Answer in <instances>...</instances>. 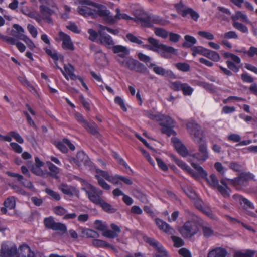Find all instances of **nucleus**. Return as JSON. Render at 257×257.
Segmentation results:
<instances>
[{
  "mask_svg": "<svg viewBox=\"0 0 257 257\" xmlns=\"http://www.w3.org/2000/svg\"><path fill=\"white\" fill-rule=\"evenodd\" d=\"M23 13L30 18L34 19L38 22L42 21L41 16L36 12L30 11L28 13H25V11H23Z\"/></svg>",
  "mask_w": 257,
  "mask_h": 257,
  "instance_id": "3c124183",
  "label": "nucleus"
},
{
  "mask_svg": "<svg viewBox=\"0 0 257 257\" xmlns=\"http://www.w3.org/2000/svg\"><path fill=\"white\" fill-rule=\"evenodd\" d=\"M98 33L100 43L108 48H113L114 42L112 37L108 34L103 33L101 30L99 31Z\"/></svg>",
  "mask_w": 257,
  "mask_h": 257,
  "instance_id": "b1692460",
  "label": "nucleus"
},
{
  "mask_svg": "<svg viewBox=\"0 0 257 257\" xmlns=\"http://www.w3.org/2000/svg\"><path fill=\"white\" fill-rule=\"evenodd\" d=\"M46 163L49 168V170L52 173V175L53 176H56L59 173V168L52 164L51 162L47 161Z\"/></svg>",
  "mask_w": 257,
  "mask_h": 257,
  "instance_id": "49530a36",
  "label": "nucleus"
},
{
  "mask_svg": "<svg viewBox=\"0 0 257 257\" xmlns=\"http://www.w3.org/2000/svg\"><path fill=\"white\" fill-rule=\"evenodd\" d=\"M51 229L55 231H60L63 233L65 232L67 230V228L65 224L56 222L55 221Z\"/></svg>",
  "mask_w": 257,
  "mask_h": 257,
  "instance_id": "79ce46f5",
  "label": "nucleus"
},
{
  "mask_svg": "<svg viewBox=\"0 0 257 257\" xmlns=\"http://www.w3.org/2000/svg\"><path fill=\"white\" fill-rule=\"evenodd\" d=\"M99 27L100 28V30H101V31H103V30H106L108 32H109L110 33H111V34H112L113 35H117L119 33V31L117 29H112V28H110L109 27L104 26L101 25H100Z\"/></svg>",
  "mask_w": 257,
  "mask_h": 257,
  "instance_id": "680f3d73",
  "label": "nucleus"
},
{
  "mask_svg": "<svg viewBox=\"0 0 257 257\" xmlns=\"http://www.w3.org/2000/svg\"><path fill=\"white\" fill-rule=\"evenodd\" d=\"M11 137H13L17 142L20 144L24 143V139L16 131H11L8 133Z\"/></svg>",
  "mask_w": 257,
  "mask_h": 257,
  "instance_id": "864d4df0",
  "label": "nucleus"
},
{
  "mask_svg": "<svg viewBox=\"0 0 257 257\" xmlns=\"http://www.w3.org/2000/svg\"><path fill=\"white\" fill-rule=\"evenodd\" d=\"M59 40L62 41V47L64 49L73 51L74 46L70 37L62 31L58 33Z\"/></svg>",
  "mask_w": 257,
  "mask_h": 257,
  "instance_id": "dca6fc26",
  "label": "nucleus"
},
{
  "mask_svg": "<svg viewBox=\"0 0 257 257\" xmlns=\"http://www.w3.org/2000/svg\"><path fill=\"white\" fill-rule=\"evenodd\" d=\"M57 67L60 70L67 80H68L69 77L73 80H76L78 78V76L74 74V68L71 64L65 65L64 66V70L58 66Z\"/></svg>",
  "mask_w": 257,
  "mask_h": 257,
  "instance_id": "412c9836",
  "label": "nucleus"
},
{
  "mask_svg": "<svg viewBox=\"0 0 257 257\" xmlns=\"http://www.w3.org/2000/svg\"><path fill=\"white\" fill-rule=\"evenodd\" d=\"M141 15L137 16L140 24L145 27H151L154 24L164 25L165 20L157 15H148L143 12L140 11Z\"/></svg>",
  "mask_w": 257,
  "mask_h": 257,
  "instance_id": "0eeeda50",
  "label": "nucleus"
},
{
  "mask_svg": "<svg viewBox=\"0 0 257 257\" xmlns=\"http://www.w3.org/2000/svg\"><path fill=\"white\" fill-rule=\"evenodd\" d=\"M155 222L160 230L169 234H174L175 232L174 229L166 222L159 218H156Z\"/></svg>",
  "mask_w": 257,
  "mask_h": 257,
  "instance_id": "393cba45",
  "label": "nucleus"
},
{
  "mask_svg": "<svg viewBox=\"0 0 257 257\" xmlns=\"http://www.w3.org/2000/svg\"><path fill=\"white\" fill-rule=\"evenodd\" d=\"M88 3L89 4L92 5V7L94 8V10L95 11L94 15H98L103 17L104 20L107 23H109L108 18L111 17V15L110 11L107 9L106 7L95 2Z\"/></svg>",
  "mask_w": 257,
  "mask_h": 257,
  "instance_id": "2eb2a0df",
  "label": "nucleus"
},
{
  "mask_svg": "<svg viewBox=\"0 0 257 257\" xmlns=\"http://www.w3.org/2000/svg\"><path fill=\"white\" fill-rule=\"evenodd\" d=\"M92 244L95 247H109L110 245L106 241L99 240L94 239L92 241Z\"/></svg>",
  "mask_w": 257,
  "mask_h": 257,
  "instance_id": "4d7b16f0",
  "label": "nucleus"
},
{
  "mask_svg": "<svg viewBox=\"0 0 257 257\" xmlns=\"http://www.w3.org/2000/svg\"><path fill=\"white\" fill-rule=\"evenodd\" d=\"M233 26L235 28L242 33H247L248 32V30L247 27L241 23L233 22Z\"/></svg>",
  "mask_w": 257,
  "mask_h": 257,
  "instance_id": "603ef678",
  "label": "nucleus"
},
{
  "mask_svg": "<svg viewBox=\"0 0 257 257\" xmlns=\"http://www.w3.org/2000/svg\"><path fill=\"white\" fill-rule=\"evenodd\" d=\"M171 238L174 243V246L175 247H180L184 245V242L180 237L176 236H172Z\"/></svg>",
  "mask_w": 257,
  "mask_h": 257,
  "instance_id": "6e6d98bb",
  "label": "nucleus"
},
{
  "mask_svg": "<svg viewBox=\"0 0 257 257\" xmlns=\"http://www.w3.org/2000/svg\"><path fill=\"white\" fill-rule=\"evenodd\" d=\"M144 240L157 250L156 257H171L167 250L157 240L150 237H145Z\"/></svg>",
  "mask_w": 257,
  "mask_h": 257,
  "instance_id": "f8f14e48",
  "label": "nucleus"
},
{
  "mask_svg": "<svg viewBox=\"0 0 257 257\" xmlns=\"http://www.w3.org/2000/svg\"><path fill=\"white\" fill-rule=\"evenodd\" d=\"M254 177V176L250 173H242L234 179L230 180V182L233 186L239 190L241 187L246 186L248 181L253 179Z\"/></svg>",
  "mask_w": 257,
  "mask_h": 257,
  "instance_id": "9d476101",
  "label": "nucleus"
},
{
  "mask_svg": "<svg viewBox=\"0 0 257 257\" xmlns=\"http://www.w3.org/2000/svg\"><path fill=\"white\" fill-rule=\"evenodd\" d=\"M84 127L91 134L97 136L99 134V132L97 128V126L95 123H90L87 122Z\"/></svg>",
  "mask_w": 257,
  "mask_h": 257,
  "instance_id": "72a5a7b5",
  "label": "nucleus"
},
{
  "mask_svg": "<svg viewBox=\"0 0 257 257\" xmlns=\"http://www.w3.org/2000/svg\"><path fill=\"white\" fill-rule=\"evenodd\" d=\"M144 114L150 119L159 121V125L161 126V132L163 134L169 136L175 134V132L173 129L175 122L170 117L164 115L160 116L159 114L149 111H145Z\"/></svg>",
  "mask_w": 257,
  "mask_h": 257,
  "instance_id": "f03ea898",
  "label": "nucleus"
},
{
  "mask_svg": "<svg viewBox=\"0 0 257 257\" xmlns=\"http://www.w3.org/2000/svg\"><path fill=\"white\" fill-rule=\"evenodd\" d=\"M227 67L228 68L234 72H238L239 70V67L236 63H233V62L227 60L226 62Z\"/></svg>",
  "mask_w": 257,
  "mask_h": 257,
  "instance_id": "052dcab7",
  "label": "nucleus"
},
{
  "mask_svg": "<svg viewBox=\"0 0 257 257\" xmlns=\"http://www.w3.org/2000/svg\"><path fill=\"white\" fill-rule=\"evenodd\" d=\"M39 9L42 20H44L49 24L52 23V19L51 16L54 13V11L44 5H40Z\"/></svg>",
  "mask_w": 257,
  "mask_h": 257,
  "instance_id": "4be33fe9",
  "label": "nucleus"
},
{
  "mask_svg": "<svg viewBox=\"0 0 257 257\" xmlns=\"http://www.w3.org/2000/svg\"><path fill=\"white\" fill-rule=\"evenodd\" d=\"M221 185L217 186V188L219 192L224 197H228L230 195V190L227 187L226 183L224 180H221Z\"/></svg>",
  "mask_w": 257,
  "mask_h": 257,
  "instance_id": "7c9ffc66",
  "label": "nucleus"
},
{
  "mask_svg": "<svg viewBox=\"0 0 257 257\" xmlns=\"http://www.w3.org/2000/svg\"><path fill=\"white\" fill-rule=\"evenodd\" d=\"M187 128L194 141L197 144L198 152L190 155V157L195 159L200 163L205 162L209 158V151L207 143L203 140V132L200 126L195 121L187 123Z\"/></svg>",
  "mask_w": 257,
  "mask_h": 257,
  "instance_id": "f257e3e1",
  "label": "nucleus"
},
{
  "mask_svg": "<svg viewBox=\"0 0 257 257\" xmlns=\"http://www.w3.org/2000/svg\"><path fill=\"white\" fill-rule=\"evenodd\" d=\"M59 189L64 194L70 197L78 196L79 195L78 190L74 186L69 185L66 184H61L58 187Z\"/></svg>",
  "mask_w": 257,
  "mask_h": 257,
  "instance_id": "aec40b11",
  "label": "nucleus"
},
{
  "mask_svg": "<svg viewBox=\"0 0 257 257\" xmlns=\"http://www.w3.org/2000/svg\"><path fill=\"white\" fill-rule=\"evenodd\" d=\"M231 19L233 22H237V21L239 20L247 24L252 25L247 16L240 11L236 12L235 14L231 16Z\"/></svg>",
  "mask_w": 257,
  "mask_h": 257,
  "instance_id": "cd10ccee",
  "label": "nucleus"
},
{
  "mask_svg": "<svg viewBox=\"0 0 257 257\" xmlns=\"http://www.w3.org/2000/svg\"><path fill=\"white\" fill-rule=\"evenodd\" d=\"M66 28L75 33H79L80 31L78 29L77 25L73 23L69 22L68 25L66 26Z\"/></svg>",
  "mask_w": 257,
  "mask_h": 257,
  "instance_id": "338daca9",
  "label": "nucleus"
},
{
  "mask_svg": "<svg viewBox=\"0 0 257 257\" xmlns=\"http://www.w3.org/2000/svg\"><path fill=\"white\" fill-rule=\"evenodd\" d=\"M21 257H35V255L30 247L25 244H22L19 248Z\"/></svg>",
  "mask_w": 257,
  "mask_h": 257,
  "instance_id": "c85d7f7f",
  "label": "nucleus"
},
{
  "mask_svg": "<svg viewBox=\"0 0 257 257\" xmlns=\"http://www.w3.org/2000/svg\"><path fill=\"white\" fill-rule=\"evenodd\" d=\"M83 189L89 200L93 203L99 205L103 200L101 197L103 194V191L91 184H88L86 187Z\"/></svg>",
  "mask_w": 257,
  "mask_h": 257,
  "instance_id": "6e6552de",
  "label": "nucleus"
},
{
  "mask_svg": "<svg viewBox=\"0 0 257 257\" xmlns=\"http://www.w3.org/2000/svg\"><path fill=\"white\" fill-rule=\"evenodd\" d=\"M88 159V156L83 151H79L77 154L76 158H73L72 160L78 166H80L82 163L86 164Z\"/></svg>",
  "mask_w": 257,
  "mask_h": 257,
  "instance_id": "c756f323",
  "label": "nucleus"
},
{
  "mask_svg": "<svg viewBox=\"0 0 257 257\" xmlns=\"http://www.w3.org/2000/svg\"><path fill=\"white\" fill-rule=\"evenodd\" d=\"M208 49H206L202 46L194 47L192 48V51L194 52H197L198 54H201L206 57Z\"/></svg>",
  "mask_w": 257,
  "mask_h": 257,
  "instance_id": "13d9d810",
  "label": "nucleus"
},
{
  "mask_svg": "<svg viewBox=\"0 0 257 257\" xmlns=\"http://www.w3.org/2000/svg\"><path fill=\"white\" fill-rule=\"evenodd\" d=\"M155 35L163 39L167 38L169 33L165 29L160 28H155L154 30Z\"/></svg>",
  "mask_w": 257,
  "mask_h": 257,
  "instance_id": "ea45409f",
  "label": "nucleus"
},
{
  "mask_svg": "<svg viewBox=\"0 0 257 257\" xmlns=\"http://www.w3.org/2000/svg\"><path fill=\"white\" fill-rule=\"evenodd\" d=\"M112 50L114 53L117 54L116 59L118 62L127 57L130 54L129 49L122 45L114 46Z\"/></svg>",
  "mask_w": 257,
  "mask_h": 257,
  "instance_id": "f3484780",
  "label": "nucleus"
},
{
  "mask_svg": "<svg viewBox=\"0 0 257 257\" xmlns=\"http://www.w3.org/2000/svg\"><path fill=\"white\" fill-rule=\"evenodd\" d=\"M126 38L131 42L135 43L138 44H143V42L139 40L137 37L134 36L131 33H128L126 35Z\"/></svg>",
  "mask_w": 257,
  "mask_h": 257,
  "instance_id": "0e129e2a",
  "label": "nucleus"
},
{
  "mask_svg": "<svg viewBox=\"0 0 257 257\" xmlns=\"http://www.w3.org/2000/svg\"><path fill=\"white\" fill-rule=\"evenodd\" d=\"M227 250L222 247H216L208 252L207 257H226Z\"/></svg>",
  "mask_w": 257,
  "mask_h": 257,
  "instance_id": "bb28decb",
  "label": "nucleus"
},
{
  "mask_svg": "<svg viewBox=\"0 0 257 257\" xmlns=\"http://www.w3.org/2000/svg\"><path fill=\"white\" fill-rule=\"evenodd\" d=\"M175 66L178 70L183 72H187L190 70V65L185 62L177 63L175 64Z\"/></svg>",
  "mask_w": 257,
  "mask_h": 257,
  "instance_id": "58836bf2",
  "label": "nucleus"
},
{
  "mask_svg": "<svg viewBox=\"0 0 257 257\" xmlns=\"http://www.w3.org/2000/svg\"><path fill=\"white\" fill-rule=\"evenodd\" d=\"M27 30L33 38H36L38 35V32L36 28L32 24H28Z\"/></svg>",
  "mask_w": 257,
  "mask_h": 257,
  "instance_id": "774afa93",
  "label": "nucleus"
},
{
  "mask_svg": "<svg viewBox=\"0 0 257 257\" xmlns=\"http://www.w3.org/2000/svg\"><path fill=\"white\" fill-rule=\"evenodd\" d=\"M194 89L192 88L190 85H189L186 83H184L182 87L181 91L183 94L185 96H190L193 92Z\"/></svg>",
  "mask_w": 257,
  "mask_h": 257,
  "instance_id": "37998d69",
  "label": "nucleus"
},
{
  "mask_svg": "<svg viewBox=\"0 0 257 257\" xmlns=\"http://www.w3.org/2000/svg\"><path fill=\"white\" fill-rule=\"evenodd\" d=\"M174 146L178 153L183 157H186L188 154L186 148L177 139H172Z\"/></svg>",
  "mask_w": 257,
  "mask_h": 257,
  "instance_id": "a878e982",
  "label": "nucleus"
},
{
  "mask_svg": "<svg viewBox=\"0 0 257 257\" xmlns=\"http://www.w3.org/2000/svg\"><path fill=\"white\" fill-rule=\"evenodd\" d=\"M233 198L239 203L246 214L253 217H257V215L251 211L255 209L254 205L252 202L238 194H234L233 196Z\"/></svg>",
  "mask_w": 257,
  "mask_h": 257,
  "instance_id": "1a4fd4ad",
  "label": "nucleus"
},
{
  "mask_svg": "<svg viewBox=\"0 0 257 257\" xmlns=\"http://www.w3.org/2000/svg\"><path fill=\"white\" fill-rule=\"evenodd\" d=\"M13 27L17 30V32H14V33H12L13 38H16L19 39L20 36L22 34H24L25 31L24 29L20 25L18 24H14L13 25Z\"/></svg>",
  "mask_w": 257,
  "mask_h": 257,
  "instance_id": "de8ad7c7",
  "label": "nucleus"
},
{
  "mask_svg": "<svg viewBox=\"0 0 257 257\" xmlns=\"http://www.w3.org/2000/svg\"><path fill=\"white\" fill-rule=\"evenodd\" d=\"M237 52L246 53L250 57H253L255 55L257 56V48L254 46H251L246 52L243 50L237 51Z\"/></svg>",
  "mask_w": 257,
  "mask_h": 257,
  "instance_id": "bf43d9fd",
  "label": "nucleus"
},
{
  "mask_svg": "<svg viewBox=\"0 0 257 257\" xmlns=\"http://www.w3.org/2000/svg\"><path fill=\"white\" fill-rule=\"evenodd\" d=\"M102 209L108 212L114 213L116 211V209L111 206V205L105 202L103 200L101 201V203L99 204Z\"/></svg>",
  "mask_w": 257,
  "mask_h": 257,
  "instance_id": "a19ab883",
  "label": "nucleus"
},
{
  "mask_svg": "<svg viewBox=\"0 0 257 257\" xmlns=\"http://www.w3.org/2000/svg\"><path fill=\"white\" fill-rule=\"evenodd\" d=\"M183 83L180 81H175L169 83V87L174 91H181Z\"/></svg>",
  "mask_w": 257,
  "mask_h": 257,
  "instance_id": "c9c22d12",
  "label": "nucleus"
},
{
  "mask_svg": "<svg viewBox=\"0 0 257 257\" xmlns=\"http://www.w3.org/2000/svg\"><path fill=\"white\" fill-rule=\"evenodd\" d=\"M0 38L3 40L6 41L8 44L11 45H15L21 52H23L26 49L25 46L21 42H19L20 39L16 38H13L12 37L4 36L0 34Z\"/></svg>",
  "mask_w": 257,
  "mask_h": 257,
  "instance_id": "6ab92c4d",
  "label": "nucleus"
},
{
  "mask_svg": "<svg viewBox=\"0 0 257 257\" xmlns=\"http://www.w3.org/2000/svg\"><path fill=\"white\" fill-rule=\"evenodd\" d=\"M1 256L2 257H19L16 245L12 242H3L1 245Z\"/></svg>",
  "mask_w": 257,
  "mask_h": 257,
  "instance_id": "ddd939ff",
  "label": "nucleus"
},
{
  "mask_svg": "<svg viewBox=\"0 0 257 257\" xmlns=\"http://www.w3.org/2000/svg\"><path fill=\"white\" fill-rule=\"evenodd\" d=\"M96 174L95 175V177L97 179H98V178H102L101 177H103L106 180H108L110 176L107 172L99 169L96 170Z\"/></svg>",
  "mask_w": 257,
  "mask_h": 257,
  "instance_id": "8fccbe9b",
  "label": "nucleus"
},
{
  "mask_svg": "<svg viewBox=\"0 0 257 257\" xmlns=\"http://www.w3.org/2000/svg\"><path fill=\"white\" fill-rule=\"evenodd\" d=\"M172 158L174 162L178 166L190 174L193 178L197 179L199 176L202 177H206L207 176V172L199 164L192 162V159L190 157L189 158L188 161L190 162L191 166L196 170L197 172L194 171L187 164L182 160L177 159L175 156H173Z\"/></svg>",
  "mask_w": 257,
  "mask_h": 257,
  "instance_id": "20e7f679",
  "label": "nucleus"
},
{
  "mask_svg": "<svg viewBox=\"0 0 257 257\" xmlns=\"http://www.w3.org/2000/svg\"><path fill=\"white\" fill-rule=\"evenodd\" d=\"M88 2H93L90 0H80V5L77 8L78 12L82 16H88L93 15L95 14L94 8L92 5L89 4Z\"/></svg>",
  "mask_w": 257,
  "mask_h": 257,
  "instance_id": "4468645a",
  "label": "nucleus"
},
{
  "mask_svg": "<svg viewBox=\"0 0 257 257\" xmlns=\"http://www.w3.org/2000/svg\"><path fill=\"white\" fill-rule=\"evenodd\" d=\"M152 66L150 68H152L153 72L158 75L165 77L171 79H175L176 75L174 74L173 71L170 69H165L162 67H160L153 63Z\"/></svg>",
  "mask_w": 257,
  "mask_h": 257,
  "instance_id": "a211bd4d",
  "label": "nucleus"
},
{
  "mask_svg": "<svg viewBox=\"0 0 257 257\" xmlns=\"http://www.w3.org/2000/svg\"><path fill=\"white\" fill-rule=\"evenodd\" d=\"M148 41L152 46L144 45L143 48L157 52L163 58H170L171 54H176L177 53V49L171 46L160 44L158 40L152 37L148 38Z\"/></svg>",
  "mask_w": 257,
  "mask_h": 257,
  "instance_id": "7ed1b4c3",
  "label": "nucleus"
},
{
  "mask_svg": "<svg viewBox=\"0 0 257 257\" xmlns=\"http://www.w3.org/2000/svg\"><path fill=\"white\" fill-rule=\"evenodd\" d=\"M206 57L215 62H218L220 59V56L217 52L209 49Z\"/></svg>",
  "mask_w": 257,
  "mask_h": 257,
  "instance_id": "e433bc0d",
  "label": "nucleus"
},
{
  "mask_svg": "<svg viewBox=\"0 0 257 257\" xmlns=\"http://www.w3.org/2000/svg\"><path fill=\"white\" fill-rule=\"evenodd\" d=\"M19 39L24 41L31 50H34L36 46L33 42L25 34L21 35Z\"/></svg>",
  "mask_w": 257,
  "mask_h": 257,
  "instance_id": "4c0bfd02",
  "label": "nucleus"
},
{
  "mask_svg": "<svg viewBox=\"0 0 257 257\" xmlns=\"http://www.w3.org/2000/svg\"><path fill=\"white\" fill-rule=\"evenodd\" d=\"M185 42L183 44L184 47L190 48L197 43L196 39L193 36L186 35L184 37Z\"/></svg>",
  "mask_w": 257,
  "mask_h": 257,
  "instance_id": "473e14b6",
  "label": "nucleus"
},
{
  "mask_svg": "<svg viewBox=\"0 0 257 257\" xmlns=\"http://www.w3.org/2000/svg\"><path fill=\"white\" fill-rule=\"evenodd\" d=\"M188 214L190 216L191 220L186 221L179 231L184 238H190L196 234L199 229L195 222L197 217L193 213L188 212Z\"/></svg>",
  "mask_w": 257,
  "mask_h": 257,
  "instance_id": "39448f33",
  "label": "nucleus"
},
{
  "mask_svg": "<svg viewBox=\"0 0 257 257\" xmlns=\"http://www.w3.org/2000/svg\"><path fill=\"white\" fill-rule=\"evenodd\" d=\"M138 57L140 60L145 62L149 68L153 66V63L151 62V58L149 56L142 53H139L138 54Z\"/></svg>",
  "mask_w": 257,
  "mask_h": 257,
  "instance_id": "f704fd0d",
  "label": "nucleus"
},
{
  "mask_svg": "<svg viewBox=\"0 0 257 257\" xmlns=\"http://www.w3.org/2000/svg\"><path fill=\"white\" fill-rule=\"evenodd\" d=\"M201 228L204 236L206 238L210 237L213 235L214 231L212 228L207 223H204L201 226Z\"/></svg>",
  "mask_w": 257,
  "mask_h": 257,
  "instance_id": "2f4dec72",
  "label": "nucleus"
},
{
  "mask_svg": "<svg viewBox=\"0 0 257 257\" xmlns=\"http://www.w3.org/2000/svg\"><path fill=\"white\" fill-rule=\"evenodd\" d=\"M116 14L115 16L111 15V17L108 18L109 24H113L120 20H133V18L128 16L125 13H121L120 10L119 8H117L115 10Z\"/></svg>",
  "mask_w": 257,
  "mask_h": 257,
  "instance_id": "5701e85b",
  "label": "nucleus"
},
{
  "mask_svg": "<svg viewBox=\"0 0 257 257\" xmlns=\"http://www.w3.org/2000/svg\"><path fill=\"white\" fill-rule=\"evenodd\" d=\"M178 253L182 257H192L191 251L186 248H180L178 251Z\"/></svg>",
  "mask_w": 257,
  "mask_h": 257,
  "instance_id": "69168bd1",
  "label": "nucleus"
},
{
  "mask_svg": "<svg viewBox=\"0 0 257 257\" xmlns=\"http://www.w3.org/2000/svg\"><path fill=\"white\" fill-rule=\"evenodd\" d=\"M4 206L9 209H12L15 208L16 203H15V199L14 197H11L8 198L4 202Z\"/></svg>",
  "mask_w": 257,
  "mask_h": 257,
  "instance_id": "c03bdc74",
  "label": "nucleus"
},
{
  "mask_svg": "<svg viewBox=\"0 0 257 257\" xmlns=\"http://www.w3.org/2000/svg\"><path fill=\"white\" fill-rule=\"evenodd\" d=\"M45 192L55 200L58 201L61 199V196L58 192H55L49 188H46Z\"/></svg>",
  "mask_w": 257,
  "mask_h": 257,
  "instance_id": "5fc2aeb1",
  "label": "nucleus"
},
{
  "mask_svg": "<svg viewBox=\"0 0 257 257\" xmlns=\"http://www.w3.org/2000/svg\"><path fill=\"white\" fill-rule=\"evenodd\" d=\"M204 178H206L207 182L211 186L215 188L218 186V180L214 174H211L208 178H207V176Z\"/></svg>",
  "mask_w": 257,
  "mask_h": 257,
  "instance_id": "09e8293b",
  "label": "nucleus"
},
{
  "mask_svg": "<svg viewBox=\"0 0 257 257\" xmlns=\"http://www.w3.org/2000/svg\"><path fill=\"white\" fill-rule=\"evenodd\" d=\"M197 207L201 210L202 211L206 214L207 216L213 220H217V217L213 213L212 211L209 208H202V206H197Z\"/></svg>",
  "mask_w": 257,
  "mask_h": 257,
  "instance_id": "a18cd8bd",
  "label": "nucleus"
},
{
  "mask_svg": "<svg viewBox=\"0 0 257 257\" xmlns=\"http://www.w3.org/2000/svg\"><path fill=\"white\" fill-rule=\"evenodd\" d=\"M177 13L183 17L190 16L193 20L196 21L199 17V14L193 9L188 7L182 3H178L175 5Z\"/></svg>",
  "mask_w": 257,
  "mask_h": 257,
  "instance_id": "9b49d317",
  "label": "nucleus"
},
{
  "mask_svg": "<svg viewBox=\"0 0 257 257\" xmlns=\"http://www.w3.org/2000/svg\"><path fill=\"white\" fill-rule=\"evenodd\" d=\"M118 63L121 66L138 73L148 72L147 67L144 64L128 56L120 60Z\"/></svg>",
  "mask_w": 257,
  "mask_h": 257,
  "instance_id": "423d86ee",
  "label": "nucleus"
},
{
  "mask_svg": "<svg viewBox=\"0 0 257 257\" xmlns=\"http://www.w3.org/2000/svg\"><path fill=\"white\" fill-rule=\"evenodd\" d=\"M198 35L207 40H212L214 39V35L210 32L206 31H199Z\"/></svg>",
  "mask_w": 257,
  "mask_h": 257,
  "instance_id": "e2e57ef3",
  "label": "nucleus"
}]
</instances>
